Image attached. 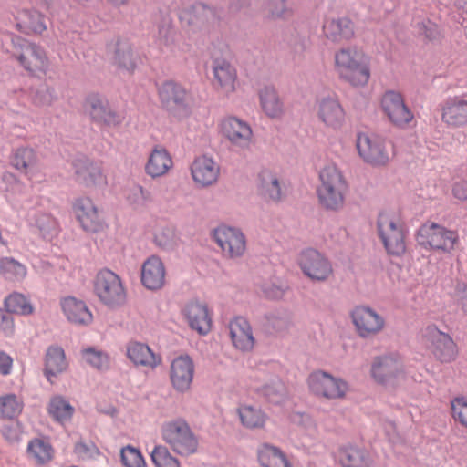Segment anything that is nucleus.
Segmentation results:
<instances>
[{"label":"nucleus","instance_id":"48","mask_svg":"<svg viewBox=\"0 0 467 467\" xmlns=\"http://www.w3.org/2000/svg\"><path fill=\"white\" fill-rule=\"evenodd\" d=\"M451 415L457 425L467 430V397L456 396L450 401Z\"/></svg>","mask_w":467,"mask_h":467},{"label":"nucleus","instance_id":"8","mask_svg":"<svg viewBox=\"0 0 467 467\" xmlns=\"http://www.w3.org/2000/svg\"><path fill=\"white\" fill-rule=\"evenodd\" d=\"M94 291L99 301L111 308L122 306L126 301V291L119 276L109 269L97 274Z\"/></svg>","mask_w":467,"mask_h":467},{"label":"nucleus","instance_id":"52","mask_svg":"<svg viewBox=\"0 0 467 467\" xmlns=\"http://www.w3.org/2000/svg\"><path fill=\"white\" fill-rule=\"evenodd\" d=\"M121 462L125 467H144L145 461L141 452L134 447L127 446L121 450Z\"/></svg>","mask_w":467,"mask_h":467},{"label":"nucleus","instance_id":"59","mask_svg":"<svg viewBox=\"0 0 467 467\" xmlns=\"http://www.w3.org/2000/svg\"><path fill=\"white\" fill-rule=\"evenodd\" d=\"M96 450V447L91 445H87L83 442H78L75 446V453L79 458H87L92 454V452Z\"/></svg>","mask_w":467,"mask_h":467},{"label":"nucleus","instance_id":"5","mask_svg":"<svg viewBox=\"0 0 467 467\" xmlns=\"http://www.w3.org/2000/svg\"><path fill=\"white\" fill-rule=\"evenodd\" d=\"M416 239L424 249L440 254H451L460 242L456 231L447 229L436 223L422 224L417 233Z\"/></svg>","mask_w":467,"mask_h":467},{"label":"nucleus","instance_id":"64","mask_svg":"<svg viewBox=\"0 0 467 467\" xmlns=\"http://www.w3.org/2000/svg\"><path fill=\"white\" fill-rule=\"evenodd\" d=\"M2 322L3 323H5L7 326H9V327L12 329L13 327H14V324H13V319L12 318H8L6 317H2Z\"/></svg>","mask_w":467,"mask_h":467},{"label":"nucleus","instance_id":"39","mask_svg":"<svg viewBox=\"0 0 467 467\" xmlns=\"http://www.w3.org/2000/svg\"><path fill=\"white\" fill-rule=\"evenodd\" d=\"M67 362L65 351L57 346H51L47 348L45 358V375L51 381V377H56L65 371Z\"/></svg>","mask_w":467,"mask_h":467},{"label":"nucleus","instance_id":"46","mask_svg":"<svg viewBox=\"0 0 467 467\" xmlns=\"http://www.w3.org/2000/svg\"><path fill=\"white\" fill-rule=\"evenodd\" d=\"M0 274L7 280L21 281L27 275L26 266L13 257L0 259Z\"/></svg>","mask_w":467,"mask_h":467},{"label":"nucleus","instance_id":"41","mask_svg":"<svg viewBox=\"0 0 467 467\" xmlns=\"http://www.w3.org/2000/svg\"><path fill=\"white\" fill-rule=\"evenodd\" d=\"M237 413L242 425L247 429H262L267 420V415L260 408L252 405H241Z\"/></svg>","mask_w":467,"mask_h":467},{"label":"nucleus","instance_id":"19","mask_svg":"<svg viewBox=\"0 0 467 467\" xmlns=\"http://www.w3.org/2000/svg\"><path fill=\"white\" fill-rule=\"evenodd\" d=\"M351 319L358 335L364 338L379 334L385 327L384 318L374 309L364 306L352 310Z\"/></svg>","mask_w":467,"mask_h":467},{"label":"nucleus","instance_id":"9","mask_svg":"<svg viewBox=\"0 0 467 467\" xmlns=\"http://www.w3.org/2000/svg\"><path fill=\"white\" fill-rule=\"evenodd\" d=\"M306 382L313 395L329 400L343 399L348 391L345 380L323 370L312 372Z\"/></svg>","mask_w":467,"mask_h":467},{"label":"nucleus","instance_id":"62","mask_svg":"<svg viewBox=\"0 0 467 467\" xmlns=\"http://www.w3.org/2000/svg\"><path fill=\"white\" fill-rule=\"evenodd\" d=\"M31 4L37 8L42 10H48L51 6V3L49 0H30Z\"/></svg>","mask_w":467,"mask_h":467},{"label":"nucleus","instance_id":"24","mask_svg":"<svg viewBox=\"0 0 467 467\" xmlns=\"http://www.w3.org/2000/svg\"><path fill=\"white\" fill-rule=\"evenodd\" d=\"M323 34L332 43H348L356 36V26L348 16L327 18L323 25Z\"/></svg>","mask_w":467,"mask_h":467},{"label":"nucleus","instance_id":"37","mask_svg":"<svg viewBox=\"0 0 467 467\" xmlns=\"http://www.w3.org/2000/svg\"><path fill=\"white\" fill-rule=\"evenodd\" d=\"M214 85L223 94L228 95L234 91L236 70L227 61H216L213 66Z\"/></svg>","mask_w":467,"mask_h":467},{"label":"nucleus","instance_id":"51","mask_svg":"<svg viewBox=\"0 0 467 467\" xmlns=\"http://www.w3.org/2000/svg\"><path fill=\"white\" fill-rule=\"evenodd\" d=\"M155 244L163 249H168L176 244L177 234L173 227L167 226L158 229L154 234Z\"/></svg>","mask_w":467,"mask_h":467},{"label":"nucleus","instance_id":"18","mask_svg":"<svg viewBox=\"0 0 467 467\" xmlns=\"http://www.w3.org/2000/svg\"><path fill=\"white\" fill-rule=\"evenodd\" d=\"M157 93L161 106L168 110L187 109L192 102L191 92L174 80L161 82L157 88Z\"/></svg>","mask_w":467,"mask_h":467},{"label":"nucleus","instance_id":"15","mask_svg":"<svg viewBox=\"0 0 467 467\" xmlns=\"http://www.w3.org/2000/svg\"><path fill=\"white\" fill-rule=\"evenodd\" d=\"M72 210L81 228L91 234L101 232L105 228V221L95 202L88 196L77 198Z\"/></svg>","mask_w":467,"mask_h":467},{"label":"nucleus","instance_id":"11","mask_svg":"<svg viewBox=\"0 0 467 467\" xmlns=\"http://www.w3.org/2000/svg\"><path fill=\"white\" fill-rule=\"evenodd\" d=\"M219 131L230 145L238 150H248L254 142L250 124L234 116L223 118L219 123Z\"/></svg>","mask_w":467,"mask_h":467},{"label":"nucleus","instance_id":"1","mask_svg":"<svg viewBox=\"0 0 467 467\" xmlns=\"http://www.w3.org/2000/svg\"><path fill=\"white\" fill-rule=\"evenodd\" d=\"M334 70L338 78L351 87L363 88L368 85L370 76V59L356 47H345L334 54Z\"/></svg>","mask_w":467,"mask_h":467},{"label":"nucleus","instance_id":"10","mask_svg":"<svg viewBox=\"0 0 467 467\" xmlns=\"http://www.w3.org/2000/svg\"><path fill=\"white\" fill-rule=\"evenodd\" d=\"M373 380L379 385H397L406 378L402 359L399 356L386 355L373 358L370 368Z\"/></svg>","mask_w":467,"mask_h":467},{"label":"nucleus","instance_id":"44","mask_svg":"<svg viewBox=\"0 0 467 467\" xmlns=\"http://www.w3.org/2000/svg\"><path fill=\"white\" fill-rule=\"evenodd\" d=\"M31 226L34 227L44 239H52L58 233V223L50 213H36L32 218Z\"/></svg>","mask_w":467,"mask_h":467},{"label":"nucleus","instance_id":"2","mask_svg":"<svg viewBox=\"0 0 467 467\" xmlns=\"http://www.w3.org/2000/svg\"><path fill=\"white\" fill-rule=\"evenodd\" d=\"M377 234L387 254L402 257L407 252L409 230L398 210H382L377 218Z\"/></svg>","mask_w":467,"mask_h":467},{"label":"nucleus","instance_id":"47","mask_svg":"<svg viewBox=\"0 0 467 467\" xmlns=\"http://www.w3.org/2000/svg\"><path fill=\"white\" fill-rule=\"evenodd\" d=\"M5 309L14 314L28 316L34 312V306L29 300L20 293H13L5 299Z\"/></svg>","mask_w":467,"mask_h":467},{"label":"nucleus","instance_id":"6","mask_svg":"<svg viewBox=\"0 0 467 467\" xmlns=\"http://www.w3.org/2000/svg\"><path fill=\"white\" fill-rule=\"evenodd\" d=\"M161 437L170 448L181 456H190L198 450V439L183 420L178 419L164 423L161 427Z\"/></svg>","mask_w":467,"mask_h":467},{"label":"nucleus","instance_id":"14","mask_svg":"<svg viewBox=\"0 0 467 467\" xmlns=\"http://www.w3.org/2000/svg\"><path fill=\"white\" fill-rule=\"evenodd\" d=\"M84 113L92 122L105 127H116L122 122V117L109 105L102 96L91 93L82 105Z\"/></svg>","mask_w":467,"mask_h":467},{"label":"nucleus","instance_id":"61","mask_svg":"<svg viewBox=\"0 0 467 467\" xmlns=\"http://www.w3.org/2000/svg\"><path fill=\"white\" fill-rule=\"evenodd\" d=\"M458 300L462 310L467 314V286L459 292Z\"/></svg>","mask_w":467,"mask_h":467},{"label":"nucleus","instance_id":"49","mask_svg":"<svg viewBox=\"0 0 467 467\" xmlns=\"http://www.w3.org/2000/svg\"><path fill=\"white\" fill-rule=\"evenodd\" d=\"M48 411L57 420L63 422L71 419L74 408L62 397H55L50 401Z\"/></svg>","mask_w":467,"mask_h":467},{"label":"nucleus","instance_id":"12","mask_svg":"<svg viewBox=\"0 0 467 467\" xmlns=\"http://www.w3.org/2000/svg\"><path fill=\"white\" fill-rule=\"evenodd\" d=\"M10 163L31 182H41L45 180L44 167L37 151L33 148L23 146L16 149L11 155Z\"/></svg>","mask_w":467,"mask_h":467},{"label":"nucleus","instance_id":"53","mask_svg":"<svg viewBox=\"0 0 467 467\" xmlns=\"http://www.w3.org/2000/svg\"><path fill=\"white\" fill-rule=\"evenodd\" d=\"M210 15H212V11L209 8L203 5H198L191 10L185 11L182 18L192 24L198 20L207 19Z\"/></svg>","mask_w":467,"mask_h":467},{"label":"nucleus","instance_id":"55","mask_svg":"<svg viewBox=\"0 0 467 467\" xmlns=\"http://www.w3.org/2000/svg\"><path fill=\"white\" fill-rule=\"evenodd\" d=\"M54 100L53 90L44 87L36 91L32 97V102L37 107L48 106Z\"/></svg>","mask_w":467,"mask_h":467},{"label":"nucleus","instance_id":"54","mask_svg":"<svg viewBox=\"0 0 467 467\" xmlns=\"http://www.w3.org/2000/svg\"><path fill=\"white\" fill-rule=\"evenodd\" d=\"M268 16L272 18L286 17L292 14L285 5V0H271L268 4Z\"/></svg>","mask_w":467,"mask_h":467},{"label":"nucleus","instance_id":"23","mask_svg":"<svg viewBox=\"0 0 467 467\" xmlns=\"http://www.w3.org/2000/svg\"><path fill=\"white\" fill-rule=\"evenodd\" d=\"M431 340V353L441 363H451L457 358L458 347L452 337L435 327L427 328Z\"/></svg>","mask_w":467,"mask_h":467},{"label":"nucleus","instance_id":"58","mask_svg":"<svg viewBox=\"0 0 467 467\" xmlns=\"http://www.w3.org/2000/svg\"><path fill=\"white\" fill-rule=\"evenodd\" d=\"M420 29L421 34L429 40L435 39L439 36L437 26L430 21L423 23Z\"/></svg>","mask_w":467,"mask_h":467},{"label":"nucleus","instance_id":"34","mask_svg":"<svg viewBox=\"0 0 467 467\" xmlns=\"http://www.w3.org/2000/svg\"><path fill=\"white\" fill-rule=\"evenodd\" d=\"M183 314L192 329L203 335L210 331L212 319L205 305L192 302L186 306Z\"/></svg>","mask_w":467,"mask_h":467},{"label":"nucleus","instance_id":"3","mask_svg":"<svg viewBox=\"0 0 467 467\" xmlns=\"http://www.w3.org/2000/svg\"><path fill=\"white\" fill-rule=\"evenodd\" d=\"M10 54L30 76L40 78L49 68L50 62L45 48L21 36H12Z\"/></svg>","mask_w":467,"mask_h":467},{"label":"nucleus","instance_id":"45","mask_svg":"<svg viewBox=\"0 0 467 467\" xmlns=\"http://www.w3.org/2000/svg\"><path fill=\"white\" fill-rule=\"evenodd\" d=\"M24 408L21 398L14 393L0 396V419L13 420L18 417Z\"/></svg>","mask_w":467,"mask_h":467},{"label":"nucleus","instance_id":"38","mask_svg":"<svg viewBox=\"0 0 467 467\" xmlns=\"http://www.w3.org/2000/svg\"><path fill=\"white\" fill-rule=\"evenodd\" d=\"M260 105L264 113L271 118L282 117L285 112L284 103L273 87H265L259 93Z\"/></svg>","mask_w":467,"mask_h":467},{"label":"nucleus","instance_id":"29","mask_svg":"<svg viewBox=\"0 0 467 467\" xmlns=\"http://www.w3.org/2000/svg\"><path fill=\"white\" fill-rule=\"evenodd\" d=\"M191 173L193 181L201 186H209L214 183L220 173L219 165L213 158L202 155L194 159L191 165Z\"/></svg>","mask_w":467,"mask_h":467},{"label":"nucleus","instance_id":"17","mask_svg":"<svg viewBox=\"0 0 467 467\" xmlns=\"http://www.w3.org/2000/svg\"><path fill=\"white\" fill-rule=\"evenodd\" d=\"M77 181L87 188H102L107 186L108 180L102 163L88 158H78L73 161Z\"/></svg>","mask_w":467,"mask_h":467},{"label":"nucleus","instance_id":"16","mask_svg":"<svg viewBox=\"0 0 467 467\" xmlns=\"http://www.w3.org/2000/svg\"><path fill=\"white\" fill-rule=\"evenodd\" d=\"M213 239L221 248L223 255L230 259L243 256L246 250V238L237 228L220 225L213 233Z\"/></svg>","mask_w":467,"mask_h":467},{"label":"nucleus","instance_id":"60","mask_svg":"<svg viewBox=\"0 0 467 467\" xmlns=\"http://www.w3.org/2000/svg\"><path fill=\"white\" fill-rule=\"evenodd\" d=\"M2 435L10 442L18 441L20 439L17 429L13 425L4 426L2 429Z\"/></svg>","mask_w":467,"mask_h":467},{"label":"nucleus","instance_id":"63","mask_svg":"<svg viewBox=\"0 0 467 467\" xmlns=\"http://www.w3.org/2000/svg\"><path fill=\"white\" fill-rule=\"evenodd\" d=\"M264 395L266 396L271 401H275V391L271 387L264 388Z\"/></svg>","mask_w":467,"mask_h":467},{"label":"nucleus","instance_id":"20","mask_svg":"<svg viewBox=\"0 0 467 467\" xmlns=\"http://www.w3.org/2000/svg\"><path fill=\"white\" fill-rule=\"evenodd\" d=\"M195 373V365L188 355L175 358L170 366V381L172 388L181 393L191 389Z\"/></svg>","mask_w":467,"mask_h":467},{"label":"nucleus","instance_id":"32","mask_svg":"<svg viewBox=\"0 0 467 467\" xmlns=\"http://www.w3.org/2000/svg\"><path fill=\"white\" fill-rule=\"evenodd\" d=\"M16 27L26 35H42L47 30L45 16L35 7L22 9L16 15Z\"/></svg>","mask_w":467,"mask_h":467},{"label":"nucleus","instance_id":"30","mask_svg":"<svg viewBox=\"0 0 467 467\" xmlns=\"http://www.w3.org/2000/svg\"><path fill=\"white\" fill-rule=\"evenodd\" d=\"M441 120L448 127L467 125V100L461 97L450 98L441 106Z\"/></svg>","mask_w":467,"mask_h":467},{"label":"nucleus","instance_id":"40","mask_svg":"<svg viewBox=\"0 0 467 467\" xmlns=\"http://www.w3.org/2000/svg\"><path fill=\"white\" fill-rule=\"evenodd\" d=\"M257 456L263 467H290L286 455L277 447L263 444L258 449Z\"/></svg>","mask_w":467,"mask_h":467},{"label":"nucleus","instance_id":"42","mask_svg":"<svg viewBox=\"0 0 467 467\" xmlns=\"http://www.w3.org/2000/svg\"><path fill=\"white\" fill-rule=\"evenodd\" d=\"M26 453L29 459H32L37 464L43 465L53 459L54 450L47 441L35 438L29 441Z\"/></svg>","mask_w":467,"mask_h":467},{"label":"nucleus","instance_id":"36","mask_svg":"<svg viewBox=\"0 0 467 467\" xmlns=\"http://www.w3.org/2000/svg\"><path fill=\"white\" fill-rule=\"evenodd\" d=\"M337 461L341 467H371L372 464L368 452L355 445L340 447Z\"/></svg>","mask_w":467,"mask_h":467},{"label":"nucleus","instance_id":"27","mask_svg":"<svg viewBox=\"0 0 467 467\" xmlns=\"http://www.w3.org/2000/svg\"><path fill=\"white\" fill-rule=\"evenodd\" d=\"M111 52L113 65L123 73H133L140 61L137 50L128 40H118Z\"/></svg>","mask_w":467,"mask_h":467},{"label":"nucleus","instance_id":"4","mask_svg":"<svg viewBox=\"0 0 467 467\" xmlns=\"http://www.w3.org/2000/svg\"><path fill=\"white\" fill-rule=\"evenodd\" d=\"M319 180L317 194L321 206L333 211L343 207L348 183L340 170L328 164L320 171Z\"/></svg>","mask_w":467,"mask_h":467},{"label":"nucleus","instance_id":"21","mask_svg":"<svg viewBox=\"0 0 467 467\" xmlns=\"http://www.w3.org/2000/svg\"><path fill=\"white\" fill-rule=\"evenodd\" d=\"M303 273L312 280L326 281L333 275L330 262L316 250H306L299 260Z\"/></svg>","mask_w":467,"mask_h":467},{"label":"nucleus","instance_id":"25","mask_svg":"<svg viewBox=\"0 0 467 467\" xmlns=\"http://www.w3.org/2000/svg\"><path fill=\"white\" fill-rule=\"evenodd\" d=\"M258 192L267 202H279L286 193V186L283 178L276 172L265 170L259 175Z\"/></svg>","mask_w":467,"mask_h":467},{"label":"nucleus","instance_id":"43","mask_svg":"<svg viewBox=\"0 0 467 467\" xmlns=\"http://www.w3.org/2000/svg\"><path fill=\"white\" fill-rule=\"evenodd\" d=\"M81 361L99 371L108 370L110 367V358L107 352L93 347H87L80 350Z\"/></svg>","mask_w":467,"mask_h":467},{"label":"nucleus","instance_id":"31","mask_svg":"<svg viewBox=\"0 0 467 467\" xmlns=\"http://www.w3.org/2000/svg\"><path fill=\"white\" fill-rule=\"evenodd\" d=\"M63 314L67 319L77 326H88L93 321V315L87 304L74 296H67L60 301Z\"/></svg>","mask_w":467,"mask_h":467},{"label":"nucleus","instance_id":"57","mask_svg":"<svg viewBox=\"0 0 467 467\" xmlns=\"http://www.w3.org/2000/svg\"><path fill=\"white\" fill-rule=\"evenodd\" d=\"M13 368V358L7 353L0 351V374L7 376Z\"/></svg>","mask_w":467,"mask_h":467},{"label":"nucleus","instance_id":"22","mask_svg":"<svg viewBox=\"0 0 467 467\" xmlns=\"http://www.w3.org/2000/svg\"><path fill=\"white\" fill-rule=\"evenodd\" d=\"M317 119L323 125L332 130H339L345 122V110L337 98L327 96L317 101Z\"/></svg>","mask_w":467,"mask_h":467},{"label":"nucleus","instance_id":"26","mask_svg":"<svg viewBox=\"0 0 467 467\" xmlns=\"http://www.w3.org/2000/svg\"><path fill=\"white\" fill-rule=\"evenodd\" d=\"M233 346L239 351L250 352L254 349L255 339L250 323L242 317L232 319L228 325Z\"/></svg>","mask_w":467,"mask_h":467},{"label":"nucleus","instance_id":"56","mask_svg":"<svg viewBox=\"0 0 467 467\" xmlns=\"http://www.w3.org/2000/svg\"><path fill=\"white\" fill-rule=\"evenodd\" d=\"M128 199L132 203L140 204L150 201L151 199V194L142 186L135 185L130 189Z\"/></svg>","mask_w":467,"mask_h":467},{"label":"nucleus","instance_id":"50","mask_svg":"<svg viewBox=\"0 0 467 467\" xmlns=\"http://www.w3.org/2000/svg\"><path fill=\"white\" fill-rule=\"evenodd\" d=\"M150 456L155 467H181L180 461L164 446H156Z\"/></svg>","mask_w":467,"mask_h":467},{"label":"nucleus","instance_id":"35","mask_svg":"<svg viewBox=\"0 0 467 467\" xmlns=\"http://www.w3.org/2000/svg\"><path fill=\"white\" fill-rule=\"evenodd\" d=\"M127 357L136 366L154 368L161 362V358L153 353L146 345L137 341H131L127 345Z\"/></svg>","mask_w":467,"mask_h":467},{"label":"nucleus","instance_id":"33","mask_svg":"<svg viewBox=\"0 0 467 467\" xmlns=\"http://www.w3.org/2000/svg\"><path fill=\"white\" fill-rule=\"evenodd\" d=\"M173 168L171 153L162 146H155L149 154L145 164V172L150 178H160L166 175Z\"/></svg>","mask_w":467,"mask_h":467},{"label":"nucleus","instance_id":"13","mask_svg":"<svg viewBox=\"0 0 467 467\" xmlns=\"http://www.w3.org/2000/svg\"><path fill=\"white\" fill-rule=\"evenodd\" d=\"M356 146L364 161L373 166H384L393 156V151L387 148V141L379 136L359 133Z\"/></svg>","mask_w":467,"mask_h":467},{"label":"nucleus","instance_id":"7","mask_svg":"<svg viewBox=\"0 0 467 467\" xmlns=\"http://www.w3.org/2000/svg\"><path fill=\"white\" fill-rule=\"evenodd\" d=\"M380 108L389 122L397 129L406 130L414 122V113L399 91L384 92L380 99Z\"/></svg>","mask_w":467,"mask_h":467},{"label":"nucleus","instance_id":"28","mask_svg":"<svg viewBox=\"0 0 467 467\" xmlns=\"http://www.w3.org/2000/svg\"><path fill=\"white\" fill-rule=\"evenodd\" d=\"M166 281V268L161 259L151 255L142 264L141 283L149 290L162 288Z\"/></svg>","mask_w":467,"mask_h":467}]
</instances>
